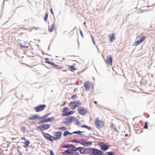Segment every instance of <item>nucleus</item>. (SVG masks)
Returning <instances> with one entry per match:
<instances>
[{"label": "nucleus", "mask_w": 155, "mask_h": 155, "mask_svg": "<svg viewBox=\"0 0 155 155\" xmlns=\"http://www.w3.org/2000/svg\"><path fill=\"white\" fill-rule=\"evenodd\" d=\"M80 33L81 35V36H82V37H83L84 36H83V33H82L81 31V30H80Z\"/></svg>", "instance_id": "nucleus-42"}, {"label": "nucleus", "mask_w": 155, "mask_h": 155, "mask_svg": "<svg viewBox=\"0 0 155 155\" xmlns=\"http://www.w3.org/2000/svg\"><path fill=\"white\" fill-rule=\"evenodd\" d=\"M51 114V113H49L48 114H46L45 115H44V116H43L41 117H40L39 118V119H43L44 118L48 116L49 115Z\"/></svg>", "instance_id": "nucleus-29"}, {"label": "nucleus", "mask_w": 155, "mask_h": 155, "mask_svg": "<svg viewBox=\"0 0 155 155\" xmlns=\"http://www.w3.org/2000/svg\"><path fill=\"white\" fill-rule=\"evenodd\" d=\"M81 103L79 101H74L71 102L68 104V106L71 109H75L77 107L81 105Z\"/></svg>", "instance_id": "nucleus-2"}, {"label": "nucleus", "mask_w": 155, "mask_h": 155, "mask_svg": "<svg viewBox=\"0 0 155 155\" xmlns=\"http://www.w3.org/2000/svg\"><path fill=\"white\" fill-rule=\"evenodd\" d=\"M94 103L95 104H97V102L95 101H94Z\"/></svg>", "instance_id": "nucleus-46"}, {"label": "nucleus", "mask_w": 155, "mask_h": 155, "mask_svg": "<svg viewBox=\"0 0 155 155\" xmlns=\"http://www.w3.org/2000/svg\"><path fill=\"white\" fill-rule=\"evenodd\" d=\"M47 122L54 121V117H53L47 119Z\"/></svg>", "instance_id": "nucleus-26"}, {"label": "nucleus", "mask_w": 155, "mask_h": 155, "mask_svg": "<svg viewBox=\"0 0 155 155\" xmlns=\"http://www.w3.org/2000/svg\"><path fill=\"white\" fill-rule=\"evenodd\" d=\"M84 86L86 91H88L92 89L93 84L92 82L88 81L84 83Z\"/></svg>", "instance_id": "nucleus-3"}, {"label": "nucleus", "mask_w": 155, "mask_h": 155, "mask_svg": "<svg viewBox=\"0 0 155 155\" xmlns=\"http://www.w3.org/2000/svg\"><path fill=\"white\" fill-rule=\"evenodd\" d=\"M94 123L96 127L98 129L102 128L104 125V122L102 120H100L98 117L95 119Z\"/></svg>", "instance_id": "nucleus-1"}, {"label": "nucleus", "mask_w": 155, "mask_h": 155, "mask_svg": "<svg viewBox=\"0 0 155 155\" xmlns=\"http://www.w3.org/2000/svg\"><path fill=\"white\" fill-rule=\"evenodd\" d=\"M75 111H69L68 114V115L72 114H73L74 113Z\"/></svg>", "instance_id": "nucleus-37"}, {"label": "nucleus", "mask_w": 155, "mask_h": 155, "mask_svg": "<svg viewBox=\"0 0 155 155\" xmlns=\"http://www.w3.org/2000/svg\"><path fill=\"white\" fill-rule=\"evenodd\" d=\"M80 152L82 154H87L91 152V148H84L81 147L80 150Z\"/></svg>", "instance_id": "nucleus-10"}, {"label": "nucleus", "mask_w": 155, "mask_h": 155, "mask_svg": "<svg viewBox=\"0 0 155 155\" xmlns=\"http://www.w3.org/2000/svg\"><path fill=\"white\" fill-rule=\"evenodd\" d=\"M111 125L112 128L114 130V131H117V128L114 125V124H112Z\"/></svg>", "instance_id": "nucleus-31"}, {"label": "nucleus", "mask_w": 155, "mask_h": 155, "mask_svg": "<svg viewBox=\"0 0 155 155\" xmlns=\"http://www.w3.org/2000/svg\"><path fill=\"white\" fill-rule=\"evenodd\" d=\"M62 133L60 132H55L53 134V136H52V140H59L61 137Z\"/></svg>", "instance_id": "nucleus-8"}, {"label": "nucleus", "mask_w": 155, "mask_h": 155, "mask_svg": "<svg viewBox=\"0 0 155 155\" xmlns=\"http://www.w3.org/2000/svg\"><path fill=\"white\" fill-rule=\"evenodd\" d=\"M21 48H24V47H25V46H23L21 45Z\"/></svg>", "instance_id": "nucleus-45"}, {"label": "nucleus", "mask_w": 155, "mask_h": 155, "mask_svg": "<svg viewBox=\"0 0 155 155\" xmlns=\"http://www.w3.org/2000/svg\"><path fill=\"white\" fill-rule=\"evenodd\" d=\"M46 107V106L45 104L39 105L34 109L36 112H38L43 110Z\"/></svg>", "instance_id": "nucleus-12"}, {"label": "nucleus", "mask_w": 155, "mask_h": 155, "mask_svg": "<svg viewBox=\"0 0 155 155\" xmlns=\"http://www.w3.org/2000/svg\"><path fill=\"white\" fill-rule=\"evenodd\" d=\"M108 155H114V153H111V152H109L108 153Z\"/></svg>", "instance_id": "nucleus-41"}, {"label": "nucleus", "mask_w": 155, "mask_h": 155, "mask_svg": "<svg viewBox=\"0 0 155 155\" xmlns=\"http://www.w3.org/2000/svg\"><path fill=\"white\" fill-rule=\"evenodd\" d=\"M70 134H71V133L69 132L68 131H66L64 133L63 136H66Z\"/></svg>", "instance_id": "nucleus-30"}, {"label": "nucleus", "mask_w": 155, "mask_h": 155, "mask_svg": "<svg viewBox=\"0 0 155 155\" xmlns=\"http://www.w3.org/2000/svg\"><path fill=\"white\" fill-rule=\"evenodd\" d=\"M48 15V13H46L45 14V17H44V20L45 21H47Z\"/></svg>", "instance_id": "nucleus-32"}, {"label": "nucleus", "mask_w": 155, "mask_h": 155, "mask_svg": "<svg viewBox=\"0 0 155 155\" xmlns=\"http://www.w3.org/2000/svg\"><path fill=\"white\" fill-rule=\"evenodd\" d=\"M26 127L24 126H23L21 128V130L23 132H25V131Z\"/></svg>", "instance_id": "nucleus-36"}, {"label": "nucleus", "mask_w": 155, "mask_h": 155, "mask_svg": "<svg viewBox=\"0 0 155 155\" xmlns=\"http://www.w3.org/2000/svg\"><path fill=\"white\" fill-rule=\"evenodd\" d=\"M55 27V25H54V23L51 25L50 28H49V31L50 32H52L53 31V30L54 29Z\"/></svg>", "instance_id": "nucleus-23"}, {"label": "nucleus", "mask_w": 155, "mask_h": 155, "mask_svg": "<svg viewBox=\"0 0 155 155\" xmlns=\"http://www.w3.org/2000/svg\"><path fill=\"white\" fill-rule=\"evenodd\" d=\"M140 3L141 5L142 6V7H141V12H144L145 11H147L149 10V9H144L143 8V7H150L149 5H146L148 4L147 0V1H145V0H140Z\"/></svg>", "instance_id": "nucleus-6"}, {"label": "nucleus", "mask_w": 155, "mask_h": 155, "mask_svg": "<svg viewBox=\"0 0 155 155\" xmlns=\"http://www.w3.org/2000/svg\"><path fill=\"white\" fill-rule=\"evenodd\" d=\"M50 155H54V152L52 150L50 151Z\"/></svg>", "instance_id": "nucleus-39"}, {"label": "nucleus", "mask_w": 155, "mask_h": 155, "mask_svg": "<svg viewBox=\"0 0 155 155\" xmlns=\"http://www.w3.org/2000/svg\"><path fill=\"white\" fill-rule=\"evenodd\" d=\"M39 118L40 117L38 116V115H34L32 117H28V119L29 120H35L37 118Z\"/></svg>", "instance_id": "nucleus-22"}, {"label": "nucleus", "mask_w": 155, "mask_h": 155, "mask_svg": "<svg viewBox=\"0 0 155 155\" xmlns=\"http://www.w3.org/2000/svg\"><path fill=\"white\" fill-rule=\"evenodd\" d=\"M147 121H146L145 123V125L143 127V128L145 129H147L148 128V126H147Z\"/></svg>", "instance_id": "nucleus-35"}, {"label": "nucleus", "mask_w": 155, "mask_h": 155, "mask_svg": "<svg viewBox=\"0 0 155 155\" xmlns=\"http://www.w3.org/2000/svg\"><path fill=\"white\" fill-rule=\"evenodd\" d=\"M92 152L94 155H101L102 152L100 150L96 149H92Z\"/></svg>", "instance_id": "nucleus-17"}, {"label": "nucleus", "mask_w": 155, "mask_h": 155, "mask_svg": "<svg viewBox=\"0 0 155 155\" xmlns=\"http://www.w3.org/2000/svg\"><path fill=\"white\" fill-rule=\"evenodd\" d=\"M72 153V150H66L63 152V153L64 154H71Z\"/></svg>", "instance_id": "nucleus-25"}, {"label": "nucleus", "mask_w": 155, "mask_h": 155, "mask_svg": "<svg viewBox=\"0 0 155 155\" xmlns=\"http://www.w3.org/2000/svg\"><path fill=\"white\" fill-rule=\"evenodd\" d=\"M81 127H84V128H86L87 129H88L89 130H91L92 129V127H89V126H86V125H81Z\"/></svg>", "instance_id": "nucleus-27"}, {"label": "nucleus", "mask_w": 155, "mask_h": 155, "mask_svg": "<svg viewBox=\"0 0 155 155\" xmlns=\"http://www.w3.org/2000/svg\"><path fill=\"white\" fill-rule=\"evenodd\" d=\"M44 137L47 140H50L51 141H53L52 136H51L49 134L47 133H44L43 134Z\"/></svg>", "instance_id": "nucleus-18"}, {"label": "nucleus", "mask_w": 155, "mask_h": 155, "mask_svg": "<svg viewBox=\"0 0 155 155\" xmlns=\"http://www.w3.org/2000/svg\"><path fill=\"white\" fill-rule=\"evenodd\" d=\"M69 110V108L68 107H64L62 110V116H68Z\"/></svg>", "instance_id": "nucleus-14"}, {"label": "nucleus", "mask_w": 155, "mask_h": 155, "mask_svg": "<svg viewBox=\"0 0 155 155\" xmlns=\"http://www.w3.org/2000/svg\"><path fill=\"white\" fill-rule=\"evenodd\" d=\"M98 145L101 147V149L104 151L107 150L110 146V145H108L107 144L104 143L102 142H100Z\"/></svg>", "instance_id": "nucleus-9"}, {"label": "nucleus", "mask_w": 155, "mask_h": 155, "mask_svg": "<svg viewBox=\"0 0 155 155\" xmlns=\"http://www.w3.org/2000/svg\"><path fill=\"white\" fill-rule=\"evenodd\" d=\"M78 110L79 113L82 115L85 114L87 112V109L83 107H80Z\"/></svg>", "instance_id": "nucleus-13"}, {"label": "nucleus", "mask_w": 155, "mask_h": 155, "mask_svg": "<svg viewBox=\"0 0 155 155\" xmlns=\"http://www.w3.org/2000/svg\"><path fill=\"white\" fill-rule=\"evenodd\" d=\"M48 63L49 64H51V65H52L54 66V68L57 69H61L62 68V67L61 66H59V65H58L56 64H55L51 62L50 61H48L46 62Z\"/></svg>", "instance_id": "nucleus-20"}, {"label": "nucleus", "mask_w": 155, "mask_h": 155, "mask_svg": "<svg viewBox=\"0 0 155 155\" xmlns=\"http://www.w3.org/2000/svg\"><path fill=\"white\" fill-rule=\"evenodd\" d=\"M78 97V96L76 95H74L73 96H72L71 97V98L73 99V100H75Z\"/></svg>", "instance_id": "nucleus-34"}, {"label": "nucleus", "mask_w": 155, "mask_h": 155, "mask_svg": "<svg viewBox=\"0 0 155 155\" xmlns=\"http://www.w3.org/2000/svg\"><path fill=\"white\" fill-rule=\"evenodd\" d=\"M77 90H78V89L77 88H74V92H75L77 91Z\"/></svg>", "instance_id": "nucleus-44"}, {"label": "nucleus", "mask_w": 155, "mask_h": 155, "mask_svg": "<svg viewBox=\"0 0 155 155\" xmlns=\"http://www.w3.org/2000/svg\"><path fill=\"white\" fill-rule=\"evenodd\" d=\"M81 132L78 131H74V132L73 133V134H81Z\"/></svg>", "instance_id": "nucleus-38"}, {"label": "nucleus", "mask_w": 155, "mask_h": 155, "mask_svg": "<svg viewBox=\"0 0 155 155\" xmlns=\"http://www.w3.org/2000/svg\"><path fill=\"white\" fill-rule=\"evenodd\" d=\"M45 60V62L46 63H47L46 62L49 61V58H46L44 59Z\"/></svg>", "instance_id": "nucleus-40"}, {"label": "nucleus", "mask_w": 155, "mask_h": 155, "mask_svg": "<svg viewBox=\"0 0 155 155\" xmlns=\"http://www.w3.org/2000/svg\"><path fill=\"white\" fill-rule=\"evenodd\" d=\"M137 37L140 38V39L136 41L134 43V46H136L140 44L144 41L146 38V37L145 35H138L137 36Z\"/></svg>", "instance_id": "nucleus-4"}, {"label": "nucleus", "mask_w": 155, "mask_h": 155, "mask_svg": "<svg viewBox=\"0 0 155 155\" xmlns=\"http://www.w3.org/2000/svg\"><path fill=\"white\" fill-rule=\"evenodd\" d=\"M48 123L47 121V119H44L40 121L39 122V123Z\"/></svg>", "instance_id": "nucleus-33"}, {"label": "nucleus", "mask_w": 155, "mask_h": 155, "mask_svg": "<svg viewBox=\"0 0 155 155\" xmlns=\"http://www.w3.org/2000/svg\"><path fill=\"white\" fill-rule=\"evenodd\" d=\"M50 125L47 124H42L37 127V128L39 130L41 131L46 130L50 128Z\"/></svg>", "instance_id": "nucleus-5"}, {"label": "nucleus", "mask_w": 155, "mask_h": 155, "mask_svg": "<svg viewBox=\"0 0 155 155\" xmlns=\"http://www.w3.org/2000/svg\"><path fill=\"white\" fill-rule=\"evenodd\" d=\"M68 66V70L71 71H73L76 70V69L73 66L69 65Z\"/></svg>", "instance_id": "nucleus-24"}, {"label": "nucleus", "mask_w": 155, "mask_h": 155, "mask_svg": "<svg viewBox=\"0 0 155 155\" xmlns=\"http://www.w3.org/2000/svg\"><path fill=\"white\" fill-rule=\"evenodd\" d=\"M73 141L74 142L76 143H80L81 144L84 146H90L92 144V143L90 141H87L85 140H84L82 139L81 140L80 142L77 141V140H74Z\"/></svg>", "instance_id": "nucleus-7"}, {"label": "nucleus", "mask_w": 155, "mask_h": 155, "mask_svg": "<svg viewBox=\"0 0 155 155\" xmlns=\"http://www.w3.org/2000/svg\"><path fill=\"white\" fill-rule=\"evenodd\" d=\"M62 71H66V70H62Z\"/></svg>", "instance_id": "nucleus-47"}, {"label": "nucleus", "mask_w": 155, "mask_h": 155, "mask_svg": "<svg viewBox=\"0 0 155 155\" xmlns=\"http://www.w3.org/2000/svg\"><path fill=\"white\" fill-rule=\"evenodd\" d=\"M106 63L110 65H112V59L111 55H108L106 57V59L105 60Z\"/></svg>", "instance_id": "nucleus-15"}, {"label": "nucleus", "mask_w": 155, "mask_h": 155, "mask_svg": "<svg viewBox=\"0 0 155 155\" xmlns=\"http://www.w3.org/2000/svg\"><path fill=\"white\" fill-rule=\"evenodd\" d=\"M108 37L109 38V41L111 43L115 39V34L114 33H113L112 34L109 35Z\"/></svg>", "instance_id": "nucleus-19"}, {"label": "nucleus", "mask_w": 155, "mask_h": 155, "mask_svg": "<svg viewBox=\"0 0 155 155\" xmlns=\"http://www.w3.org/2000/svg\"><path fill=\"white\" fill-rule=\"evenodd\" d=\"M58 129L61 131H63L67 130V128L63 126L58 128Z\"/></svg>", "instance_id": "nucleus-28"}, {"label": "nucleus", "mask_w": 155, "mask_h": 155, "mask_svg": "<svg viewBox=\"0 0 155 155\" xmlns=\"http://www.w3.org/2000/svg\"><path fill=\"white\" fill-rule=\"evenodd\" d=\"M50 11H51V13L52 14H53V10H52V8H51L50 9Z\"/></svg>", "instance_id": "nucleus-43"}, {"label": "nucleus", "mask_w": 155, "mask_h": 155, "mask_svg": "<svg viewBox=\"0 0 155 155\" xmlns=\"http://www.w3.org/2000/svg\"><path fill=\"white\" fill-rule=\"evenodd\" d=\"M66 147L69 148H71L72 149V150H72V153L73 152V151H75L78 150H80V149L81 148V147H79L78 148H76L73 145H68L66 146Z\"/></svg>", "instance_id": "nucleus-16"}, {"label": "nucleus", "mask_w": 155, "mask_h": 155, "mask_svg": "<svg viewBox=\"0 0 155 155\" xmlns=\"http://www.w3.org/2000/svg\"><path fill=\"white\" fill-rule=\"evenodd\" d=\"M21 139L22 140H24L25 141V142L23 143L25 144V145L24 146V147L25 148L28 147L30 143V141L28 140H26L25 138L24 137H21Z\"/></svg>", "instance_id": "nucleus-21"}, {"label": "nucleus", "mask_w": 155, "mask_h": 155, "mask_svg": "<svg viewBox=\"0 0 155 155\" xmlns=\"http://www.w3.org/2000/svg\"><path fill=\"white\" fill-rule=\"evenodd\" d=\"M75 117H74L65 118L63 122V123L66 125H68L69 123H72L75 120Z\"/></svg>", "instance_id": "nucleus-11"}]
</instances>
